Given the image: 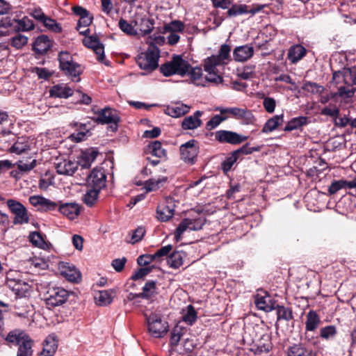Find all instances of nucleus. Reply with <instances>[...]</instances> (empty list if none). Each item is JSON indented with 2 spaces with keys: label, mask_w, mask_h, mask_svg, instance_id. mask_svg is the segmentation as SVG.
<instances>
[{
  "label": "nucleus",
  "mask_w": 356,
  "mask_h": 356,
  "mask_svg": "<svg viewBox=\"0 0 356 356\" xmlns=\"http://www.w3.org/2000/svg\"><path fill=\"white\" fill-rule=\"evenodd\" d=\"M106 178L102 168H95L89 175L87 182L92 188L100 191L106 185Z\"/></svg>",
  "instance_id": "nucleus-17"
},
{
  "label": "nucleus",
  "mask_w": 356,
  "mask_h": 356,
  "mask_svg": "<svg viewBox=\"0 0 356 356\" xmlns=\"http://www.w3.org/2000/svg\"><path fill=\"white\" fill-rule=\"evenodd\" d=\"M185 24L179 20H173L163 26L165 33H182L184 31Z\"/></svg>",
  "instance_id": "nucleus-42"
},
{
  "label": "nucleus",
  "mask_w": 356,
  "mask_h": 356,
  "mask_svg": "<svg viewBox=\"0 0 356 356\" xmlns=\"http://www.w3.org/2000/svg\"><path fill=\"white\" fill-rule=\"evenodd\" d=\"M355 92L356 88L353 85L348 84L346 82L344 85L340 86L338 88V91L337 92L332 94V97H339L342 99H348L352 97Z\"/></svg>",
  "instance_id": "nucleus-34"
},
{
  "label": "nucleus",
  "mask_w": 356,
  "mask_h": 356,
  "mask_svg": "<svg viewBox=\"0 0 356 356\" xmlns=\"http://www.w3.org/2000/svg\"><path fill=\"white\" fill-rule=\"evenodd\" d=\"M263 106L265 111L268 113H273L275 111L276 102L273 97H264Z\"/></svg>",
  "instance_id": "nucleus-60"
},
{
  "label": "nucleus",
  "mask_w": 356,
  "mask_h": 356,
  "mask_svg": "<svg viewBox=\"0 0 356 356\" xmlns=\"http://www.w3.org/2000/svg\"><path fill=\"white\" fill-rule=\"evenodd\" d=\"M254 51V47L251 45L238 46L233 51V57L237 62H245L252 57Z\"/></svg>",
  "instance_id": "nucleus-22"
},
{
  "label": "nucleus",
  "mask_w": 356,
  "mask_h": 356,
  "mask_svg": "<svg viewBox=\"0 0 356 356\" xmlns=\"http://www.w3.org/2000/svg\"><path fill=\"white\" fill-rule=\"evenodd\" d=\"M6 341L19 346L17 356H32L33 341L24 332L18 330L10 332L6 337Z\"/></svg>",
  "instance_id": "nucleus-3"
},
{
  "label": "nucleus",
  "mask_w": 356,
  "mask_h": 356,
  "mask_svg": "<svg viewBox=\"0 0 356 356\" xmlns=\"http://www.w3.org/2000/svg\"><path fill=\"white\" fill-rule=\"evenodd\" d=\"M260 10L261 8L248 10V6L245 4H234L227 10V15L229 17H236L249 13L254 15Z\"/></svg>",
  "instance_id": "nucleus-35"
},
{
  "label": "nucleus",
  "mask_w": 356,
  "mask_h": 356,
  "mask_svg": "<svg viewBox=\"0 0 356 356\" xmlns=\"http://www.w3.org/2000/svg\"><path fill=\"white\" fill-rule=\"evenodd\" d=\"M302 89L304 91L310 92L312 94L321 95L323 92L325 88L315 82L305 81L302 84Z\"/></svg>",
  "instance_id": "nucleus-44"
},
{
  "label": "nucleus",
  "mask_w": 356,
  "mask_h": 356,
  "mask_svg": "<svg viewBox=\"0 0 356 356\" xmlns=\"http://www.w3.org/2000/svg\"><path fill=\"white\" fill-rule=\"evenodd\" d=\"M238 111L236 120H241L244 124H253L255 122L256 119L251 111L242 108H239Z\"/></svg>",
  "instance_id": "nucleus-40"
},
{
  "label": "nucleus",
  "mask_w": 356,
  "mask_h": 356,
  "mask_svg": "<svg viewBox=\"0 0 356 356\" xmlns=\"http://www.w3.org/2000/svg\"><path fill=\"white\" fill-rule=\"evenodd\" d=\"M60 68L66 69L69 66L70 63H74L72 56L67 51H61L58 55Z\"/></svg>",
  "instance_id": "nucleus-54"
},
{
  "label": "nucleus",
  "mask_w": 356,
  "mask_h": 356,
  "mask_svg": "<svg viewBox=\"0 0 356 356\" xmlns=\"http://www.w3.org/2000/svg\"><path fill=\"white\" fill-rule=\"evenodd\" d=\"M17 165L18 169L22 172H23V173L24 172H27L31 171V170H33L35 167V165H36V160L35 159H33L30 162H24L23 161H19L17 163Z\"/></svg>",
  "instance_id": "nucleus-58"
},
{
  "label": "nucleus",
  "mask_w": 356,
  "mask_h": 356,
  "mask_svg": "<svg viewBox=\"0 0 356 356\" xmlns=\"http://www.w3.org/2000/svg\"><path fill=\"white\" fill-rule=\"evenodd\" d=\"M304 353H305V348L301 344H295L289 348L288 355L303 356Z\"/></svg>",
  "instance_id": "nucleus-61"
},
{
  "label": "nucleus",
  "mask_w": 356,
  "mask_h": 356,
  "mask_svg": "<svg viewBox=\"0 0 356 356\" xmlns=\"http://www.w3.org/2000/svg\"><path fill=\"white\" fill-rule=\"evenodd\" d=\"M347 189L346 188V180L340 179V180H334L332 182L328 188V193L330 195H334L337 193L341 189Z\"/></svg>",
  "instance_id": "nucleus-53"
},
{
  "label": "nucleus",
  "mask_w": 356,
  "mask_h": 356,
  "mask_svg": "<svg viewBox=\"0 0 356 356\" xmlns=\"http://www.w3.org/2000/svg\"><path fill=\"white\" fill-rule=\"evenodd\" d=\"M149 149L152 155L157 158L165 159L166 157V152L162 147L161 143L158 140L152 143L149 145Z\"/></svg>",
  "instance_id": "nucleus-46"
},
{
  "label": "nucleus",
  "mask_w": 356,
  "mask_h": 356,
  "mask_svg": "<svg viewBox=\"0 0 356 356\" xmlns=\"http://www.w3.org/2000/svg\"><path fill=\"white\" fill-rule=\"evenodd\" d=\"M134 26L142 35L150 33L154 29V20L146 17H136L132 20Z\"/></svg>",
  "instance_id": "nucleus-20"
},
{
  "label": "nucleus",
  "mask_w": 356,
  "mask_h": 356,
  "mask_svg": "<svg viewBox=\"0 0 356 356\" xmlns=\"http://www.w3.org/2000/svg\"><path fill=\"white\" fill-rule=\"evenodd\" d=\"M120 118L117 111L109 107H106L97 112V117L95 118V122L102 124H108V129L115 132L118 130V124Z\"/></svg>",
  "instance_id": "nucleus-7"
},
{
  "label": "nucleus",
  "mask_w": 356,
  "mask_h": 356,
  "mask_svg": "<svg viewBox=\"0 0 356 356\" xmlns=\"http://www.w3.org/2000/svg\"><path fill=\"white\" fill-rule=\"evenodd\" d=\"M99 190L91 188L88 190L83 197L84 202L89 207H92L97 200Z\"/></svg>",
  "instance_id": "nucleus-48"
},
{
  "label": "nucleus",
  "mask_w": 356,
  "mask_h": 356,
  "mask_svg": "<svg viewBox=\"0 0 356 356\" xmlns=\"http://www.w3.org/2000/svg\"><path fill=\"white\" fill-rule=\"evenodd\" d=\"M154 261H157L154 254L140 255L137 259V262L140 266H147Z\"/></svg>",
  "instance_id": "nucleus-63"
},
{
  "label": "nucleus",
  "mask_w": 356,
  "mask_h": 356,
  "mask_svg": "<svg viewBox=\"0 0 356 356\" xmlns=\"http://www.w3.org/2000/svg\"><path fill=\"white\" fill-rule=\"evenodd\" d=\"M9 286L15 295L19 298L26 296L31 290L30 285L24 281L18 280L16 281H10Z\"/></svg>",
  "instance_id": "nucleus-27"
},
{
  "label": "nucleus",
  "mask_w": 356,
  "mask_h": 356,
  "mask_svg": "<svg viewBox=\"0 0 356 356\" xmlns=\"http://www.w3.org/2000/svg\"><path fill=\"white\" fill-rule=\"evenodd\" d=\"M66 75L70 76L74 81H79V76L82 73L83 69L81 66L76 62L70 63L66 69L62 67L60 69Z\"/></svg>",
  "instance_id": "nucleus-33"
},
{
  "label": "nucleus",
  "mask_w": 356,
  "mask_h": 356,
  "mask_svg": "<svg viewBox=\"0 0 356 356\" xmlns=\"http://www.w3.org/2000/svg\"><path fill=\"white\" fill-rule=\"evenodd\" d=\"M213 135L215 140L220 143H229L231 145L240 144L248 138V136L228 130H218Z\"/></svg>",
  "instance_id": "nucleus-10"
},
{
  "label": "nucleus",
  "mask_w": 356,
  "mask_h": 356,
  "mask_svg": "<svg viewBox=\"0 0 356 356\" xmlns=\"http://www.w3.org/2000/svg\"><path fill=\"white\" fill-rule=\"evenodd\" d=\"M231 47L227 44L220 46L217 54L207 58L204 61V70L207 72L205 77L202 76V70L200 67H192L187 73L191 81L197 86L205 87L207 83H221L223 81L221 76L224 67L232 60Z\"/></svg>",
  "instance_id": "nucleus-1"
},
{
  "label": "nucleus",
  "mask_w": 356,
  "mask_h": 356,
  "mask_svg": "<svg viewBox=\"0 0 356 356\" xmlns=\"http://www.w3.org/2000/svg\"><path fill=\"white\" fill-rule=\"evenodd\" d=\"M10 211L15 215V224H26L29 222V213L26 208L19 201L9 199L6 202Z\"/></svg>",
  "instance_id": "nucleus-8"
},
{
  "label": "nucleus",
  "mask_w": 356,
  "mask_h": 356,
  "mask_svg": "<svg viewBox=\"0 0 356 356\" xmlns=\"http://www.w3.org/2000/svg\"><path fill=\"white\" fill-rule=\"evenodd\" d=\"M273 348L270 336L268 334H263L257 340L250 348V350L255 355L263 356L264 354H268Z\"/></svg>",
  "instance_id": "nucleus-13"
},
{
  "label": "nucleus",
  "mask_w": 356,
  "mask_h": 356,
  "mask_svg": "<svg viewBox=\"0 0 356 356\" xmlns=\"http://www.w3.org/2000/svg\"><path fill=\"white\" fill-rule=\"evenodd\" d=\"M275 309L277 311L278 321L284 320L289 321L293 318V313L289 308L277 305L275 307Z\"/></svg>",
  "instance_id": "nucleus-47"
},
{
  "label": "nucleus",
  "mask_w": 356,
  "mask_h": 356,
  "mask_svg": "<svg viewBox=\"0 0 356 356\" xmlns=\"http://www.w3.org/2000/svg\"><path fill=\"white\" fill-rule=\"evenodd\" d=\"M83 44L88 48L92 49L97 55L99 61L103 62L105 58L104 47L100 42L97 35L86 36L83 39Z\"/></svg>",
  "instance_id": "nucleus-15"
},
{
  "label": "nucleus",
  "mask_w": 356,
  "mask_h": 356,
  "mask_svg": "<svg viewBox=\"0 0 356 356\" xmlns=\"http://www.w3.org/2000/svg\"><path fill=\"white\" fill-rule=\"evenodd\" d=\"M159 49L157 46L150 44L144 53H141L136 58L139 67L147 72H152L158 67Z\"/></svg>",
  "instance_id": "nucleus-5"
},
{
  "label": "nucleus",
  "mask_w": 356,
  "mask_h": 356,
  "mask_svg": "<svg viewBox=\"0 0 356 356\" xmlns=\"http://www.w3.org/2000/svg\"><path fill=\"white\" fill-rule=\"evenodd\" d=\"M190 106L178 102L167 106L164 112L170 117L179 118L187 114L190 111Z\"/></svg>",
  "instance_id": "nucleus-21"
},
{
  "label": "nucleus",
  "mask_w": 356,
  "mask_h": 356,
  "mask_svg": "<svg viewBox=\"0 0 356 356\" xmlns=\"http://www.w3.org/2000/svg\"><path fill=\"white\" fill-rule=\"evenodd\" d=\"M197 320V312L193 305H188L183 310L182 321L188 325H192Z\"/></svg>",
  "instance_id": "nucleus-39"
},
{
  "label": "nucleus",
  "mask_w": 356,
  "mask_h": 356,
  "mask_svg": "<svg viewBox=\"0 0 356 356\" xmlns=\"http://www.w3.org/2000/svg\"><path fill=\"white\" fill-rule=\"evenodd\" d=\"M58 346V341L55 334L48 335L44 340L43 349L39 356H54Z\"/></svg>",
  "instance_id": "nucleus-24"
},
{
  "label": "nucleus",
  "mask_w": 356,
  "mask_h": 356,
  "mask_svg": "<svg viewBox=\"0 0 356 356\" xmlns=\"http://www.w3.org/2000/svg\"><path fill=\"white\" fill-rule=\"evenodd\" d=\"M205 223V218L203 216H198L194 218H184L179 224L175 232V238L176 241L181 239L182 234L186 231L200 230Z\"/></svg>",
  "instance_id": "nucleus-6"
},
{
  "label": "nucleus",
  "mask_w": 356,
  "mask_h": 356,
  "mask_svg": "<svg viewBox=\"0 0 356 356\" xmlns=\"http://www.w3.org/2000/svg\"><path fill=\"white\" fill-rule=\"evenodd\" d=\"M149 334L154 338H162L168 332V323L163 321L160 314L151 312L149 315L145 314Z\"/></svg>",
  "instance_id": "nucleus-4"
},
{
  "label": "nucleus",
  "mask_w": 356,
  "mask_h": 356,
  "mask_svg": "<svg viewBox=\"0 0 356 356\" xmlns=\"http://www.w3.org/2000/svg\"><path fill=\"white\" fill-rule=\"evenodd\" d=\"M174 211V204L172 199H166L164 202L158 205L156 218L162 222L168 221L173 216Z\"/></svg>",
  "instance_id": "nucleus-18"
},
{
  "label": "nucleus",
  "mask_w": 356,
  "mask_h": 356,
  "mask_svg": "<svg viewBox=\"0 0 356 356\" xmlns=\"http://www.w3.org/2000/svg\"><path fill=\"white\" fill-rule=\"evenodd\" d=\"M73 90L65 84L54 86L49 90L50 96L58 98H67L73 95Z\"/></svg>",
  "instance_id": "nucleus-29"
},
{
  "label": "nucleus",
  "mask_w": 356,
  "mask_h": 356,
  "mask_svg": "<svg viewBox=\"0 0 356 356\" xmlns=\"http://www.w3.org/2000/svg\"><path fill=\"white\" fill-rule=\"evenodd\" d=\"M320 323L318 315L314 311H309L307 314V321L305 323L306 330L307 331L315 330Z\"/></svg>",
  "instance_id": "nucleus-37"
},
{
  "label": "nucleus",
  "mask_w": 356,
  "mask_h": 356,
  "mask_svg": "<svg viewBox=\"0 0 356 356\" xmlns=\"http://www.w3.org/2000/svg\"><path fill=\"white\" fill-rule=\"evenodd\" d=\"M59 212L70 220L77 218L80 213V207L75 202L58 203Z\"/></svg>",
  "instance_id": "nucleus-19"
},
{
  "label": "nucleus",
  "mask_w": 356,
  "mask_h": 356,
  "mask_svg": "<svg viewBox=\"0 0 356 356\" xmlns=\"http://www.w3.org/2000/svg\"><path fill=\"white\" fill-rule=\"evenodd\" d=\"M306 54L307 49L305 47L301 44H294L289 49L287 58L291 63L296 64L302 59Z\"/></svg>",
  "instance_id": "nucleus-28"
},
{
  "label": "nucleus",
  "mask_w": 356,
  "mask_h": 356,
  "mask_svg": "<svg viewBox=\"0 0 356 356\" xmlns=\"http://www.w3.org/2000/svg\"><path fill=\"white\" fill-rule=\"evenodd\" d=\"M29 201L38 211L42 212L55 211L58 207L57 202L42 195H31Z\"/></svg>",
  "instance_id": "nucleus-12"
},
{
  "label": "nucleus",
  "mask_w": 356,
  "mask_h": 356,
  "mask_svg": "<svg viewBox=\"0 0 356 356\" xmlns=\"http://www.w3.org/2000/svg\"><path fill=\"white\" fill-rule=\"evenodd\" d=\"M51 46V42L47 35H42L38 36L34 43L33 49L38 54H44Z\"/></svg>",
  "instance_id": "nucleus-30"
},
{
  "label": "nucleus",
  "mask_w": 356,
  "mask_h": 356,
  "mask_svg": "<svg viewBox=\"0 0 356 356\" xmlns=\"http://www.w3.org/2000/svg\"><path fill=\"white\" fill-rule=\"evenodd\" d=\"M145 234V228L143 227H138L136 229L132 234L131 240L129 241L130 243L135 244L142 240Z\"/></svg>",
  "instance_id": "nucleus-59"
},
{
  "label": "nucleus",
  "mask_w": 356,
  "mask_h": 356,
  "mask_svg": "<svg viewBox=\"0 0 356 356\" xmlns=\"http://www.w3.org/2000/svg\"><path fill=\"white\" fill-rule=\"evenodd\" d=\"M47 294L46 304L53 307L63 305L69 297L68 291L61 287L53 288L48 291Z\"/></svg>",
  "instance_id": "nucleus-11"
},
{
  "label": "nucleus",
  "mask_w": 356,
  "mask_h": 356,
  "mask_svg": "<svg viewBox=\"0 0 356 356\" xmlns=\"http://www.w3.org/2000/svg\"><path fill=\"white\" fill-rule=\"evenodd\" d=\"M239 108L238 107H216L214 111H219L220 114L227 116V120L229 118L236 119Z\"/></svg>",
  "instance_id": "nucleus-50"
},
{
  "label": "nucleus",
  "mask_w": 356,
  "mask_h": 356,
  "mask_svg": "<svg viewBox=\"0 0 356 356\" xmlns=\"http://www.w3.org/2000/svg\"><path fill=\"white\" fill-rule=\"evenodd\" d=\"M118 26L120 30L128 35L136 36L138 35L137 29L134 26L132 21L131 23H129L127 20L122 18L119 20Z\"/></svg>",
  "instance_id": "nucleus-43"
},
{
  "label": "nucleus",
  "mask_w": 356,
  "mask_h": 356,
  "mask_svg": "<svg viewBox=\"0 0 356 356\" xmlns=\"http://www.w3.org/2000/svg\"><path fill=\"white\" fill-rule=\"evenodd\" d=\"M337 334V330L334 325H327L321 330V337L324 339L333 337Z\"/></svg>",
  "instance_id": "nucleus-62"
},
{
  "label": "nucleus",
  "mask_w": 356,
  "mask_h": 356,
  "mask_svg": "<svg viewBox=\"0 0 356 356\" xmlns=\"http://www.w3.org/2000/svg\"><path fill=\"white\" fill-rule=\"evenodd\" d=\"M225 120H227V116L220 113L215 115L207 122L206 129L209 131L213 130Z\"/></svg>",
  "instance_id": "nucleus-49"
},
{
  "label": "nucleus",
  "mask_w": 356,
  "mask_h": 356,
  "mask_svg": "<svg viewBox=\"0 0 356 356\" xmlns=\"http://www.w3.org/2000/svg\"><path fill=\"white\" fill-rule=\"evenodd\" d=\"M29 149V145L27 143H24L23 142L17 141L13 144V145L10 147V152L12 153H15L17 154H20L26 149Z\"/></svg>",
  "instance_id": "nucleus-64"
},
{
  "label": "nucleus",
  "mask_w": 356,
  "mask_h": 356,
  "mask_svg": "<svg viewBox=\"0 0 356 356\" xmlns=\"http://www.w3.org/2000/svg\"><path fill=\"white\" fill-rule=\"evenodd\" d=\"M28 38L22 34H17L11 39V44L16 49H20L26 44Z\"/></svg>",
  "instance_id": "nucleus-56"
},
{
  "label": "nucleus",
  "mask_w": 356,
  "mask_h": 356,
  "mask_svg": "<svg viewBox=\"0 0 356 356\" xmlns=\"http://www.w3.org/2000/svg\"><path fill=\"white\" fill-rule=\"evenodd\" d=\"M56 172L60 175L72 176L79 167L78 162L67 159H57L55 162Z\"/></svg>",
  "instance_id": "nucleus-14"
},
{
  "label": "nucleus",
  "mask_w": 356,
  "mask_h": 356,
  "mask_svg": "<svg viewBox=\"0 0 356 356\" xmlns=\"http://www.w3.org/2000/svg\"><path fill=\"white\" fill-rule=\"evenodd\" d=\"M254 303L260 310L270 312L275 309V307L270 302V297L265 291H261L255 296Z\"/></svg>",
  "instance_id": "nucleus-25"
},
{
  "label": "nucleus",
  "mask_w": 356,
  "mask_h": 356,
  "mask_svg": "<svg viewBox=\"0 0 356 356\" xmlns=\"http://www.w3.org/2000/svg\"><path fill=\"white\" fill-rule=\"evenodd\" d=\"M166 177H162L157 179H150L145 182L144 188L146 193L155 191L158 190L162 184L166 181Z\"/></svg>",
  "instance_id": "nucleus-45"
},
{
  "label": "nucleus",
  "mask_w": 356,
  "mask_h": 356,
  "mask_svg": "<svg viewBox=\"0 0 356 356\" xmlns=\"http://www.w3.org/2000/svg\"><path fill=\"white\" fill-rule=\"evenodd\" d=\"M203 112L196 111L193 115L186 117L181 122V128L184 130H194L201 127L202 122L200 119Z\"/></svg>",
  "instance_id": "nucleus-23"
},
{
  "label": "nucleus",
  "mask_w": 356,
  "mask_h": 356,
  "mask_svg": "<svg viewBox=\"0 0 356 356\" xmlns=\"http://www.w3.org/2000/svg\"><path fill=\"white\" fill-rule=\"evenodd\" d=\"M307 124V118L306 117L300 116L293 118L288 122L284 130L285 131H291L295 129H298Z\"/></svg>",
  "instance_id": "nucleus-38"
},
{
  "label": "nucleus",
  "mask_w": 356,
  "mask_h": 356,
  "mask_svg": "<svg viewBox=\"0 0 356 356\" xmlns=\"http://www.w3.org/2000/svg\"><path fill=\"white\" fill-rule=\"evenodd\" d=\"M238 159L239 158L234 152H232L230 156L227 158L222 163V169L223 171L225 172L229 171Z\"/></svg>",
  "instance_id": "nucleus-57"
},
{
  "label": "nucleus",
  "mask_w": 356,
  "mask_h": 356,
  "mask_svg": "<svg viewBox=\"0 0 356 356\" xmlns=\"http://www.w3.org/2000/svg\"><path fill=\"white\" fill-rule=\"evenodd\" d=\"M186 253L183 251H175L168 258V266L174 269H177L184 264Z\"/></svg>",
  "instance_id": "nucleus-32"
},
{
  "label": "nucleus",
  "mask_w": 356,
  "mask_h": 356,
  "mask_svg": "<svg viewBox=\"0 0 356 356\" xmlns=\"http://www.w3.org/2000/svg\"><path fill=\"white\" fill-rule=\"evenodd\" d=\"M90 127H88L87 124H80L76 134H74L72 136L76 142L83 140L90 131Z\"/></svg>",
  "instance_id": "nucleus-52"
},
{
  "label": "nucleus",
  "mask_w": 356,
  "mask_h": 356,
  "mask_svg": "<svg viewBox=\"0 0 356 356\" xmlns=\"http://www.w3.org/2000/svg\"><path fill=\"white\" fill-rule=\"evenodd\" d=\"M95 302L99 306H107L110 305L113 299V291H99L95 296Z\"/></svg>",
  "instance_id": "nucleus-36"
},
{
  "label": "nucleus",
  "mask_w": 356,
  "mask_h": 356,
  "mask_svg": "<svg viewBox=\"0 0 356 356\" xmlns=\"http://www.w3.org/2000/svg\"><path fill=\"white\" fill-rule=\"evenodd\" d=\"M191 65L184 59L181 56H174L170 61H168L160 67L161 73L165 76H170L173 74H178L181 77L187 75Z\"/></svg>",
  "instance_id": "nucleus-2"
},
{
  "label": "nucleus",
  "mask_w": 356,
  "mask_h": 356,
  "mask_svg": "<svg viewBox=\"0 0 356 356\" xmlns=\"http://www.w3.org/2000/svg\"><path fill=\"white\" fill-rule=\"evenodd\" d=\"M98 154V150L94 147L88 148L83 151L78 161L79 165H80L84 168H88L95 160Z\"/></svg>",
  "instance_id": "nucleus-26"
},
{
  "label": "nucleus",
  "mask_w": 356,
  "mask_h": 356,
  "mask_svg": "<svg viewBox=\"0 0 356 356\" xmlns=\"http://www.w3.org/2000/svg\"><path fill=\"white\" fill-rule=\"evenodd\" d=\"M284 122V114L276 115L268 119L262 128V132L268 134L275 131Z\"/></svg>",
  "instance_id": "nucleus-31"
},
{
  "label": "nucleus",
  "mask_w": 356,
  "mask_h": 356,
  "mask_svg": "<svg viewBox=\"0 0 356 356\" xmlns=\"http://www.w3.org/2000/svg\"><path fill=\"white\" fill-rule=\"evenodd\" d=\"M29 241L33 244V245L40 248H44L46 246V243L44 241L41 234L37 232H31L29 236Z\"/></svg>",
  "instance_id": "nucleus-51"
},
{
  "label": "nucleus",
  "mask_w": 356,
  "mask_h": 356,
  "mask_svg": "<svg viewBox=\"0 0 356 356\" xmlns=\"http://www.w3.org/2000/svg\"><path fill=\"white\" fill-rule=\"evenodd\" d=\"M156 293V282L148 281L143 287V292L140 293V295L141 298L149 300L153 298Z\"/></svg>",
  "instance_id": "nucleus-41"
},
{
  "label": "nucleus",
  "mask_w": 356,
  "mask_h": 356,
  "mask_svg": "<svg viewBox=\"0 0 356 356\" xmlns=\"http://www.w3.org/2000/svg\"><path fill=\"white\" fill-rule=\"evenodd\" d=\"M18 29L22 31H29L34 29L33 22L28 17H24L18 20Z\"/></svg>",
  "instance_id": "nucleus-55"
},
{
  "label": "nucleus",
  "mask_w": 356,
  "mask_h": 356,
  "mask_svg": "<svg viewBox=\"0 0 356 356\" xmlns=\"http://www.w3.org/2000/svg\"><path fill=\"white\" fill-rule=\"evenodd\" d=\"M60 274L68 281L77 282L81 280V273L75 266L69 262L61 261L58 264Z\"/></svg>",
  "instance_id": "nucleus-16"
},
{
  "label": "nucleus",
  "mask_w": 356,
  "mask_h": 356,
  "mask_svg": "<svg viewBox=\"0 0 356 356\" xmlns=\"http://www.w3.org/2000/svg\"><path fill=\"white\" fill-rule=\"evenodd\" d=\"M198 142L194 139L180 146L181 159L186 163L193 164L199 153Z\"/></svg>",
  "instance_id": "nucleus-9"
}]
</instances>
